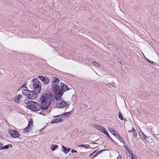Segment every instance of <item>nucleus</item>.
<instances>
[{
    "instance_id": "obj_12",
    "label": "nucleus",
    "mask_w": 159,
    "mask_h": 159,
    "mask_svg": "<svg viewBox=\"0 0 159 159\" xmlns=\"http://www.w3.org/2000/svg\"><path fill=\"white\" fill-rule=\"evenodd\" d=\"M123 147L126 149L130 155H133V153L132 151L127 146L124 145L123 146Z\"/></svg>"
},
{
    "instance_id": "obj_29",
    "label": "nucleus",
    "mask_w": 159,
    "mask_h": 159,
    "mask_svg": "<svg viewBox=\"0 0 159 159\" xmlns=\"http://www.w3.org/2000/svg\"><path fill=\"white\" fill-rule=\"evenodd\" d=\"M92 63L93 64H94V65L97 66H98L100 65V64H99L96 61H94V62L93 61Z\"/></svg>"
},
{
    "instance_id": "obj_49",
    "label": "nucleus",
    "mask_w": 159,
    "mask_h": 159,
    "mask_svg": "<svg viewBox=\"0 0 159 159\" xmlns=\"http://www.w3.org/2000/svg\"><path fill=\"white\" fill-rule=\"evenodd\" d=\"M39 113L40 114H42V112H40V113Z\"/></svg>"
},
{
    "instance_id": "obj_13",
    "label": "nucleus",
    "mask_w": 159,
    "mask_h": 159,
    "mask_svg": "<svg viewBox=\"0 0 159 159\" xmlns=\"http://www.w3.org/2000/svg\"><path fill=\"white\" fill-rule=\"evenodd\" d=\"M139 134L140 137L142 139H144L146 140V138H148V137L146 135L143 133L142 131H140L139 133Z\"/></svg>"
},
{
    "instance_id": "obj_6",
    "label": "nucleus",
    "mask_w": 159,
    "mask_h": 159,
    "mask_svg": "<svg viewBox=\"0 0 159 159\" xmlns=\"http://www.w3.org/2000/svg\"><path fill=\"white\" fill-rule=\"evenodd\" d=\"M93 127L96 129L104 133L105 135H108V133L107 131L103 127L98 125H94Z\"/></svg>"
},
{
    "instance_id": "obj_26",
    "label": "nucleus",
    "mask_w": 159,
    "mask_h": 159,
    "mask_svg": "<svg viewBox=\"0 0 159 159\" xmlns=\"http://www.w3.org/2000/svg\"><path fill=\"white\" fill-rule=\"evenodd\" d=\"M108 130L111 133H112L113 134V133H115V132H116V131L115 130L111 128H108Z\"/></svg>"
},
{
    "instance_id": "obj_9",
    "label": "nucleus",
    "mask_w": 159,
    "mask_h": 159,
    "mask_svg": "<svg viewBox=\"0 0 159 159\" xmlns=\"http://www.w3.org/2000/svg\"><path fill=\"white\" fill-rule=\"evenodd\" d=\"M38 77L45 84H48L49 83V80L46 77L40 76H38Z\"/></svg>"
},
{
    "instance_id": "obj_27",
    "label": "nucleus",
    "mask_w": 159,
    "mask_h": 159,
    "mask_svg": "<svg viewBox=\"0 0 159 159\" xmlns=\"http://www.w3.org/2000/svg\"><path fill=\"white\" fill-rule=\"evenodd\" d=\"M25 88L26 89H27V86L26 84V83L24 84H23V85L19 89V90L22 89L23 88Z\"/></svg>"
},
{
    "instance_id": "obj_11",
    "label": "nucleus",
    "mask_w": 159,
    "mask_h": 159,
    "mask_svg": "<svg viewBox=\"0 0 159 159\" xmlns=\"http://www.w3.org/2000/svg\"><path fill=\"white\" fill-rule=\"evenodd\" d=\"M62 149H63V152L65 153H67L71 150V148H66V147H65L63 145H62Z\"/></svg>"
},
{
    "instance_id": "obj_32",
    "label": "nucleus",
    "mask_w": 159,
    "mask_h": 159,
    "mask_svg": "<svg viewBox=\"0 0 159 159\" xmlns=\"http://www.w3.org/2000/svg\"><path fill=\"white\" fill-rule=\"evenodd\" d=\"M111 84L112 87H113L114 88H116V86L115 85V84L114 82H112L111 84Z\"/></svg>"
},
{
    "instance_id": "obj_20",
    "label": "nucleus",
    "mask_w": 159,
    "mask_h": 159,
    "mask_svg": "<svg viewBox=\"0 0 159 159\" xmlns=\"http://www.w3.org/2000/svg\"><path fill=\"white\" fill-rule=\"evenodd\" d=\"M79 146L82 148H85L86 149L89 148L90 147V146L89 145L87 144L85 145L84 144H81Z\"/></svg>"
},
{
    "instance_id": "obj_48",
    "label": "nucleus",
    "mask_w": 159,
    "mask_h": 159,
    "mask_svg": "<svg viewBox=\"0 0 159 159\" xmlns=\"http://www.w3.org/2000/svg\"><path fill=\"white\" fill-rule=\"evenodd\" d=\"M30 56H31V57H34V56L32 55H31Z\"/></svg>"
},
{
    "instance_id": "obj_16",
    "label": "nucleus",
    "mask_w": 159,
    "mask_h": 159,
    "mask_svg": "<svg viewBox=\"0 0 159 159\" xmlns=\"http://www.w3.org/2000/svg\"><path fill=\"white\" fill-rule=\"evenodd\" d=\"M12 145L11 144H9L7 145H6L4 146H2V147H0V149L1 150H4L5 149H8L9 147H10L11 148L12 147Z\"/></svg>"
},
{
    "instance_id": "obj_25",
    "label": "nucleus",
    "mask_w": 159,
    "mask_h": 159,
    "mask_svg": "<svg viewBox=\"0 0 159 159\" xmlns=\"http://www.w3.org/2000/svg\"><path fill=\"white\" fill-rule=\"evenodd\" d=\"M120 138H118V139L120 140V141L123 143H125V142L124 140V139L122 138L120 136Z\"/></svg>"
},
{
    "instance_id": "obj_24",
    "label": "nucleus",
    "mask_w": 159,
    "mask_h": 159,
    "mask_svg": "<svg viewBox=\"0 0 159 159\" xmlns=\"http://www.w3.org/2000/svg\"><path fill=\"white\" fill-rule=\"evenodd\" d=\"M113 134L115 136V137L117 139L120 138V135L117 131H116V132H115V133H113Z\"/></svg>"
},
{
    "instance_id": "obj_18",
    "label": "nucleus",
    "mask_w": 159,
    "mask_h": 159,
    "mask_svg": "<svg viewBox=\"0 0 159 159\" xmlns=\"http://www.w3.org/2000/svg\"><path fill=\"white\" fill-rule=\"evenodd\" d=\"M58 146L57 145L53 144L51 146V149L52 151H54L57 148Z\"/></svg>"
},
{
    "instance_id": "obj_23",
    "label": "nucleus",
    "mask_w": 159,
    "mask_h": 159,
    "mask_svg": "<svg viewBox=\"0 0 159 159\" xmlns=\"http://www.w3.org/2000/svg\"><path fill=\"white\" fill-rule=\"evenodd\" d=\"M118 117L121 120H124L123 117L122 115V113L120 112H119Z\"/></svg>"
},
{
    "instance_id": "obj_44",
    "label": "nucleus",
    "mask_w": 159,
    "mask_h": 159,
    "mask_svg": "<svg viewBox=\"0 0 159 159\" xmlns=\"http://www.w3.org/2000/svg\"><path fill=\"white\" fill-rule=\"evenodd\" d=\"M93 143V144H96L97 143H96V142H92L91 143Z\"/></svg>"
},
{
    "instance_id": "obj_19",
    "label": "nucleus",
    "mask_w": 159,
    "mask_h": 159,
    "mask_svg": "<svg viewBox=\"0 0 159 159\" xmlns=\"http://www.w3.org/2000/svg\"><path fill=\"white\" fill-rule=\"evenodd\" d=\"M22 96L20 94H19L18 96L15 97V99L18 101V103L19 102V100L20 99L22 98Z\"/></svg>"
},
{
    "instance_id": "obj_17",
    "label": "nucleus",
    "mask_w": 159,
    "mask_h": 159,
    "mask_svg": "<svg viewBox=\"0 0 159 159\" xmlns=\"http://www.w3.org/2000/svg\"><path fill=\"white\" fill-rule=\"evenodd\" d=\"M59 79L57 77H54L52 80V85L54 84H59Z\"/></svg>"
},
{
    "instance_id": "obj_41",
    "label": "nucleus",
    "mask_w": 159,
    "mask_h": 159,
    "mask_svg": "<svg viewBox=\"0 0 159 159\" xmlns=\"http://www.w3.org/2000/svg\"><path fill=\"white\" fill-rule=\"evenodd\" d=\"M107 150L106 149H102V150H101V152H103V151H106Z\"/></svg>"
},
{
    "instance_id": "obj_4",
    "label": "nucleus",
    "mask_w": 159,
    "mask_h": 159,
    "mask_svg": "<svg viewBox=\"0 0 159 159\" xmlns=\"http://www.w3.org/2000/svg\"><path fill=\"white\" fill-rule=\"evenodd\" d=\"M38 94L35 91L29 90L28 93H27L26 97L29 99L33 100L37 98Z\"/></svg>"
},
{
    "instance_id": "obj_39",
    "label": "nucleus",
    "mask_w": 159,
    "mask_h": 159,
    "mask_svg": "<svg viewBox=\"0 0 159 159\" xmlns=\"http://www.w3.org/2000/svg\"><path fill=\"white\" fill-rule=\"evenodd\" d=\"M96 151H97V150H95L92 153L90 154V156L93 155Z\"/></svg>"
},
{
    "instance_id": "obj_14",
    "label": "nucleus",
    "mask_w": 159,
    "mask_h": 159,
    "mask_svg": "<svg viewBox=\"0 0 159 159\" xmlns=\"http://www.w3.org/2000/svg\"><path fill=\"white\" fill-rule=\"evenodd\" d=\"M61 88L62 90H63V92H65L67 90H69V89L68 87L66 84H63L61 87Z\"/></svg>"
},
{
    "instance_id": "obj_1",
    "label": "nucleus",
    "mask_w": 159,
    "mask_h": 159,
    "mask_svg": "<svg viewBox=\"0 0 159 159\" xmlns=\"http://www.w3.org/2000/svg\"><path fill=\"white\" fill-rule=\"evenodd\" d=\"M54 96L51 93H45L41 95L40 99L41 106L38 103L31 101H29L27 103L26 107L34 111H37L41 109L43 111L47 110L51 103Z\"/></svg>"
},
{
    "instance_id": "obj_31",
    "label": "nucleus",
    "mask_w": 159,
    "mask_h": 159,
    "mask_svg": "<svg viewBox=\"0 0 159 159\" xmlns=\"http://www.w3.org/2000/svg\"><path fill=\"white\" fill-rule=\"evenodd\" d=\"M150 63H151L155 66H157V63L151 61Z\"/></svg>"
},
{
    "instance_id": "obj_36",
    "label": "nucleus",
    "mask_w": 159,
    "mask_h": 159,
    "mask_svg": "<svg viewBox=\"0 0 159 159\" xmlns=\"http://www.w3.org/2000/svg\"><path fill=\"white\" fill-rule=\"evenodd\" d=\"M101 150H100L99 151H98L96 153L98 155L99 154H100V153H101L102 152H101Z\"/></svg>"
},
{
    "instance_id": "obj_43",
    "label": "nucleus",
    "mask_w": 159,
    "mask_h": 159,
    "mask_svg": "<svg viewBox=\"0 0 159 159\" xmlns=\"http://www.w3.org/2000/svg\"><path fill=\"white\" fill-rule=\"evenodd\" d=\"M132 132V129H131V130H129V131H128V132H129V133H130V132Z\"/></svg>"
},
{
    "instance_id": "obj_45",
    "label": "nucleus",
    "mask_w": 159,
    "mask_h": 159,
    "mask_svg": "<svg viewBox=\"0 0 159 159\" xmlns=\"http://www.w3.org/2000/svg\"><path fill=\"white\" fill-rule=\"evenodd\" d=\"M123 120H124L125 121H127L126 119L125 118H124Z\"/></svg>"
},
{
    "instance_id": "obj_8",
    "label": "nucleus",
    "mask_w": 159,
    "mask_h": 159,
    "mask_svg": "<svg viewBox=\"0 0 159 159\" xmlns=\"http://www.w3.org/2000/svg\"><path fill=\"white\" fill-rule=\"evenodd\" d=\"M10 133L11 136L14 138L19 137L20 135L18 131L15 130H10Z\"/></svg>"
},
{
    "instance_id": "obj_42",
    "label": "nucleus",
    "mask_w": 159,
    "mask_h": 159,
    "mask_svg": "<svg viewBox=\"0 0 159 159\" xmlns=\"http://www.w3.org/2000/svg\"><path fill=\"white\" fill-rule=\"evenodd\" d=\"M146 60L149 62H150L151 61L149 60L148 59H146Z\"/></svg>"
},
{
    "instance_id": "obj_38",
    "label": "nucleus",
    "mask_w": 159,
    "mask_h": 159,
    "mask_svg": "<svg viewBox=\"0 0 159 159\" xmlns=\"http://www.w3.org/2000/svg\"><path fill=\"white\" fill-rule=\"evenodd\" d=\"M116 159H121V157L120 155L118 156V158Z\"/></svg>"
},
{
    "instance_id": "obj_33",
    "label": "nucleus",
    "mask_w": 159,
    "mask_h": 159,
    "mask_svg": "<svg viewBox=\"0 0 159 159\" xmlns=\"http://www.w3.org/2000/svg\"><path fill=\"white\" fill-rule=\"evenodd\" d=\"M71 152L72 153H77V152H78L76 150L74 149H73L71 150Z\"/></svg>"
},
{
    "instance_id": "obj_47",
    "label": "nucleus",
    "mask_w": 159,
    "mask_h": 159,
    "mask_svg": "<svg viewBox=\"0 0 159 159\" xmlns=\"http://www.w3.org/2000/svg\"><path fill=\"white\" fill-rule=\"evenodd\" d=\"M45 128V127H43V128H42L41 129L42 130V129H44Z\"/></svg>"
},
{
    "instance_id": "obj_35",
    "label": "nucleus",
    "mask_w": 159,
    "mask_h": 159,
    "mask_svg": "<svg viewBox=\"0 0 159 159\" xmlns=\"http://www.w3.org/2000/svg\"><path fill=\"white\" fill-rule=\"evenodd\" d=\"M61 117V115H57V116H54V117H58L59 118L60 117Z\"/></svg>"
},
{
    "instance_id": "obj_46",
    "label": "nucleus",
    "mask_w": 159,
    "mask_h": 159,
    "mask_svg": "<svg viewBox=\"0 0 159 159\" xmlns=\"http://www.w3.org/2000/svg\"><path fill=\"white\" fill-rule=\"evenodd\" d=\"M143 56H144V57L145 58V59L146 60V59H147V58H146L145 57V56H144V54H143Z\"/></svg>"
},
{
    "instance_id": "obj_21",
    "label": "nucleus",
    "mask_w": 159,
    "mask_h": 159,
    "mask_svg": "<svg viewBox=\"0 0 159 159\" xmlns=\"http://www.w3.org/2000/svg\"><path fill=\"white\" fill-rule=\"evenodd\" d=\"M29 90L27 89H24L22 91V94L23 95H25L26 96L27 95V93L29 92Z\"/></svg>"
},
{
    "instance_id": "obj_37",
    "label": "nucleus",
    "mask_w": 159,
    "mask_h": 159,
    "mask_svg": "<svg viewBox=\"0 0 159 159\" xmlns=\"http://www.w3.org/2000/svg\"><path fill=\"white\" fill-rule=\"evenodd\" d=\"M97 155H98L96 153H95V154L93 155V156L92 157H93V158H94L95 157H96Z\"/></svg>"
},
{
    "instance_id": "obj_30",
    "label": "nucleus",
    "mask_w": 159,
    "mask_h": 159,
    "mask_svg": "<svg viewBox=\"0 0 159 159\" xmlns=\"http://www.w3.org/2000/svg\"><path fill=\"white\" fill-rule=\"evenodd\" d=\"M30 87L31 89H32L34 90V87L33 84H30Z\"/></svg>"
},
{
    "instance_id": "obj_10",
    "label": "nucleus",
    "mask_w": 159,
    "mask_h": 159,
    "mask_svg": "<svg viewBox=\"0 0 159 159\" xmlns=\"http://www.w3.org/2000/svg\"><path fill=\"white\" fill-rule=\"evenodd\" d=\"M63 121V120L61 119L60 118H55L51 120L50 123L52 124H53L55 123H58L60 122Z\"/></svg>"
},
{
    "instance_id": "obj_15",
    "label": "nucleus",
    "mask_w": 159,
    "mask_h": 159,
    "mask_svg": "<svg viewBox=\"0 0 159 159\" xmlns=\"http://www.w3.org/2000/svg\"><path fill=\"white\" fill-rule=\"evenodd\" d=\"M71 112L72 111H71L68 112H64L61 114V117H63L64 118L70 116V113H71Z\"/></svg>"
},
{
    "instance_id": "obj_40",
    "label": "nucleus",
    "mask_w": 159,
    "mask_h": 159,
    "mask_svg": "<svg viewBox=\"0 0 159 159\" xmlns=\"http://www.w3.org/2000/svg\"><path fill=\"white\" fill-rule=\"evenodd\" d=\"M107 88H110L111 87V86H109V85H108V84H107Z\"/></svg>"
},
{
    "instance_id": "obj_34",
    "label": "nucleus",
    "mask_w": 159,
    "mask_h": 159,
    "mask_svg": "<svg viewBox=\"0 0 159 159\" xmlns=\"http://www.w3.org/2000/svg\"><path fill=\"white\" fill-rule=\"evenodd\" d=\"M130 155L132 159H136V157L135 156H134L135 157V158H134V155L133 154V155Z\"/></svg>"
},
{
    "instance_id": "obj_7",
    "label": "nucleus",
    "mask_w": 159,
    "mask_h": 159,
    "mask_svg": "<svg viewBox=\"0 0 159 159\" xmlns=\"http://www.w3.org/2000/svg\"><path fill=\"white\" fill-rule=\"evenodd\" d=\"M31 126H33V120L31 119H30L29 121L27 126L24 129L26 133L31 131Z\"/></svg>"
},
{
    "instance_id": "obj_28",
    "label": "nucleus",
    "mask_w": 159,
    "mask_h": 159,
    "mask_svg": "<svg viewBox=\"0 0 159 159\" xmlns=\"http://www.w3.org/2000/svg\"><path fill=\"white\" fill-rule=\"evenodd\" d=\"M112 141H113V142L115 143H116V144H117V143H116L115 141H114L112 138H111L110 137V136L109 135V134L108 133V135H106Z\"/></svg>"
},
{
    "instance_id": "obj_3",
    "label": "nucleus",
    "mask_w": 159,
    "mask_h": 159,
    "mask_svg": "<svg viewBox=\"0 0 159 159\" xmlns=\"http://www.w3.org/2000/svg\"><path fill=\"white\" fill-rule=\"evenodd\" d=\"M33 84L34 87V91L39 93L41 90L42 86L37 78H34L32 80Z\"/></svg>"
},
{
    "instance_id": "obj_5",
    "label": "nucleus",
    "mask_w": 159,
    "mask_h": 159,
    "mask_svg": "<svg viewBox=\"0 0 159 159\" xmlns=\"http://www.w3.org/2000/svg\"><path fill=\"white\" fill-rule=\"evenodd\" d=\"M70 103L69 101L66 102L64 100H62L61 102L59 103H57V106L58 107V108H64V107H69Z\"/></svg>"
},
{
    "instance_id": "obj_2",
    "label": "nucleus",
    "mask_w": 159,
    "mask_h": 159,
    "mask_svg": "<svg viewBox=\"0 0 159 159\" xmlns=\"http://www.w3.org/2000/svg\"><path fill=\"white\" fill-rule=\"evenodd\" d=\"M53 90L54 92V97L55 99L58 101L60 98L64 93L63 90L60 86L57 84H55L53 86Z\"/></svg>"
},
{
    "instance_id": "obj_22",
    "label": "nucleus",
    "mask_w": 159,
    "mask_h": 159,
    "mask_svg": "<svg viewBox=\"0 0 159 159\" xmlns=\"http://www.w3.org/2000/svg\"><path fill=\"white\" fill-rule=\"evenodd\" d=\"M132 132L133 133V136L135 137H137V133L135 129L133 127L132 128Z\"/></svg>"
}]
</instances>
